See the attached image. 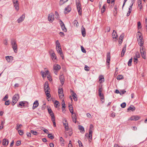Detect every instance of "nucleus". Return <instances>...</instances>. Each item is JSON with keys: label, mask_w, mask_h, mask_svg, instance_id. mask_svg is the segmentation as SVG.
<instances>
[{"label": "nucleus", "mask_w": 147, "mask_h": 147, "mask_svg": "<svg viewBox=\"0 0 147 147\" xmlns=\"http://www.w3.org/2000/svg\"><path fill=\"white\" fill-rule=\"evenodd\" d=\"M51 58L53 60V59H56V55L55 54V53L52 54L51 55Z\"/></svg>", "instance_id": "nucleus-38"}, {"label": "nucleus", "mask_w": 147, "mask_h": 147, "mask_svg": "<svg viewBox=\"0 0 147 147\" xmlns=\"http://www.w3.org/2000/svg\"><path fill=\"white\" fill-rule=\"evenodd\" d=\"M71 10V8L68 5L67 7L65 8V11L64 13L65 14L67 13L70 12Z\"/></svg>", "instance_id": "nucleus-12"}, {"label": "nucleus", "mask_w": 147, "mask_h": 147, "mask_svg": "<svg viewBox=\"0 0 147 147\" xmlns=\"http://www.w3.org/2000/svg\"><path fill=\"white\" fill-rule=\"evenodd\" d=\"M56 48L61 47V45L60 43L59 42L58 40H57L56 42Z\"/></svg>", "instance_id": "nucleus-31"}, {"label": "nucleus", "mask_w": 147, "mask_h": 147, "mask_svg": "<svg viewBox=\"0 0 147 147\" xmlns=\"http://www.w3.org/2000/svg\"><path fill=\"white\" fill-rule=\"evenodd\" d=\"M48 20L51 23H52L54 20V14L51 13L48 15Z\"/></svg>", "instance_id": "nucleus-7"}, {"label": "nucleus", "mask_w": 147, "mask_h": 147, "mask_svg": "<svg viewBox=\"0 0 147 147\" xmlns=\"http://www.w3.org/2000/svg\"><path fill=\"white\" fill-rule=\"evenodd\" d=\"M137 36L139 44L140 46H142L144 44L142 34L140 32L138 31L137 33Z\"/></svg>", "instance_id": "nucleus-1"}, {"label": "nucleus", "mask_w": 147, "mask_h": 147, "mask_svg": "<svg viewBox=\"0 0 147 147\" xmlns=\"http://www.w3.org/2000/svg\"><path fill=\"white\" fill-rule=\"evenodd\" d=\"M48 137L49 138L51 139H53L54 138V136L51 134H48Z\"/></svg>", "instance_id": "nucleus-47"}, {"label": "nucleus", "mask_w": 147, "mask_h": 147, "mask_svg": "<svg viewBox=\"0 0 147 147\" xmlns=\"http://www.w3.org/2000/svg\"><path fill=\"white\" fill-rule=\"evenodd\" d=\"M22 126V125L21 124H17L16 125V129L17 130H18L19 129H20L21 128V127Z\"/></svg>", "instance_id": "nucleus-37"}, {"label": "nucleus", "mask_w": 147, "mask_h": 147, "mask_svg": "<svg viewBox=\"0 0 147 147\" xmlns=\"http://www.w3.org/2000/svg\"><path fill=\"white\" fill-rule=\"evenodd\" d=\"M10 104V102L9 100L5 101V105H8Z\"/></svg>", "instance_id": "nucleus-63"}, {"label": "nucleus", "mask_w": 147, "mask_h": 147, "mask_svg": "<svg viewBox=\"0 0 147 147\" xmlns=\"http://www.w3.org/2000/svg\"><path fill=\"white\" fill-rule=\"evenodd\" d=\"M111 56L110 53H108L107 54V60H110Z\"/></svg>", "instance_id": "nucleus-42"}, {"label": "nucleus", "mask_w": 147, "mask_h": 147, "mask_svg": "<svg viewBox=\"0 0 147 147\" xmlns=\"http://www.w3.org/2000/svg\"><path fill=\"white\" fill-rule=\"evenodd\" d=\"M82 51L84 53H86V51L82 46H81Z\"/></svg>", "instance_id": "nucleus-61"}, {"label": "nucleus", "mask_w": 147, "mask_h": 147, "mask_svg": "<svg viewBox=\"0 0 147 147\" xmlns=\"http://www.w3.org/2000/svg\"><path fill=\"white\" fill-rule=\"evenodd\" d=\"M132 61V57L130 59L128 62V65L129 66H131V63Z\"/></svg>", "instance_id": "nucleus-36"}, {"label": "nucleus", "mask_w": 147, "mask_h": 147, "mask_svg": "<svg viewBox=\"0 0 147 147\" xmlns=\"http://www.w3.org/2000/svg\"><path fill=\"white\" fill-rule=\"evenodd\" d=\"M55 15L56 16L55 18L57 19H58L59 18V15L57 11H56L55 12Z\"/></svg>", "instance_id": "nucleus-58"}, {"label": "nucleus", "mask_w": 147, "mask_h": 147, "mask_svg": "<svg viewBox=\"0 0 147 147\" xmlns=\"http://www.w3.org/2000/svg\"><path fill=\"white\" fill-rule=\"evenodd\" d=\"M5 59L7 60V61L9 62L10 61V58H12V59H13V57L11 56H7L5 57Z\"/></svg>", "instance_id": "nucleus-33"}, {"label": "nucleus", "mask_w": 147, "mask_h": 147, "mask_svg": "<svg viewBox=\"0 0 147 147\" xmlns=\"http://www.w3.org/2000/svg\"><path fill=\"white\" fill-rule=\"evenodd\" d=\"M126 50V46L125 45L123 48V49L122 51H121V57H123L124 56V55L125 54V52Z\"/></svg>", "instance_id": "nucleus-25"}, {"label": "nucleus", "mask_w": 147, "mask_h": 147, "mask_svg": "<svg viewBox=\"0 0 147 147\" xmlns=\"http://www.w3.org/2000/svg\"><path fill=\"white\" fill-rule=\"evenodd\" d=\"M9 142V140L5 138L2 141L3 144L5 146H7Z\"/></svg>", "instance_id": "nucleus-13"}, {"label": "nucleus", "mask_w": 147, "mask_h": 147, "mask_svg": "<svg viewBox=\"0 0 147 147\" xmlns=\"http://www.w3.org/2000/svg\"><path fill=\"white\" fill-rule=\"evenodd\" d=\"M84 69L86 71H88L90 70V68L87 65H86L84 67Z\"/></svg>", "instance_id": "nucleus-55"}, {"label": "nucleus", "mask_w": 147, "mask_h": 147, "mask_svg": "<svg viewBox=\"0 0 147 147\" xmlns=\"http://www.w3.org/2000/svg\"><path fill=\"white\" fill-rule=\"evenodd\" d=\"M68 0H60L59 2V5H62L65 3Z\"/></svg>", "instance_id": "nucleus-32"}, {"label": "nucleus", "mask_w": 147, "mask_h": 147, "mask_svg": "<svg viewBox=\"0 0 147 147\" xmlns=\"http://www.w3.org/2000/svg\"><path fill=\"white\" fill-rule=\"evenodd\" d=\"M24 102V101H21L19 102V105H18V107H19V106H24L25 105H24L25 104V102Z\"/></svg>", "instance_id": "nucleus-29"}, {"label": "nucleus", "mask_w": 147, "mask_h": 147, "mask_svg": "<svg viewBox=\"0 0 147 147\" xmlns=\"http://www.w3.org/2000/svg\"><path fill=\"white\" fill-rule=\"evenodd\" d=\"M124 34H122L120 36L119 39V44H121L122 43L123 39L124 38Z\"/></svg>", "instance_id": "nucleus-20"}, {"label": "nucleus", "mask_w": 147, "mask_h": 147, "mask_svg": "<svg viewBox=\"0 0 147 147\" xmlns=\"http://www.w3.org/2000/svg\"><path fill=\"white\" fill-rule=\"evenodd\" d=\"M112 36L113 38H115L117 39V32L115 31V30H113V32L112 33Z\"/></svg>", "instance_id": "nucleus-22"}, {"label": "nucleus", "mask_w": 147, "mask_h": 147, "mask_svg": "<svg viewBox=\"0 0 147 147\" xmlns=\"http://www.w3.org/2000/svg\"><path fill=\"white\" fill-rule=\"evenodd\" d=\"M136 58H139L140 57V55L139 53L138 52H137L136 53Z\"/></svg>", "instance_id": "nucleus-45"}, {"label": "nucleus", "mask_w": 147, "mask_h": 147, "mask_svg": "<svg viewBox=\"0 0 147 147\" xmlns=\"http://www.w3.org/2000/svg\"><path fill=\"white\" fill-rule=\"evenodd\" d=\"M56 49L57 52L60 55L61 57H62V52L61 47H58L57 48H56Z\"/></svg>", "instance_id": "nucleus-18"}, {"label": "nucleus", "mask_w": 147, "mask_h": 147, "mask_svg": "<svg viewBox=\"0 0 147 147\" xmlns=\"http://www.w3.org/2000/svg\"><path fill=\"white\" fill-rule=\"evenodd\" d=\"M76 3L78 12L79 15H81L82 14L81 5L79 0H76Z\"/></svg>", "instance_id": "nucleus-4"}, {"label": "nucleus", "mask_w": 147, "mask_h": 147, "mask_svg": "<svg viewBox=\"0 0 147 147\" xmlns=\"http://www.w3.org/2000/svg\"><path fill=\"white\" fill-rule=\"evenodd\" d=\"M14 6L16 9L18 11L19 9V6L17 0H12Z\"/></svg>", "instance_id": "nucleus-8"}, {"label": "nucleus", "mask_w": 147, "mask_h": 147, "mask_svg": "<svg viewBox=\"0 0 147 147\" xmlns=\"http://www.w3.org/2000/svg\"><path fill=\"white\" fill-rule=\"evenodd\" d=\"M138 7H140L139 9L140 10H141L142 8V0H138Z\"/></svg>", "instance_id": "nucleus-24"}, {"label": "nucleus", "mask_w": 147, "mask_h": 147, "mask_svg": "<svg viewBox=\"0 0 147 147\" xmlns=\"http://www.w3.org/2000/svg\"><path fill=\"white\" fill-rule=\"evenodd\" d=\"M106 6V4H105L103 6L102 8V13H103L105 11V7Z\"/></svg>", "instance_id": "nucleus-40"}, {"label": "nucleus", "mask_w": 147, "mask_h": 147, "mask_svg": "<svg viewBox=\"0 0 147 147\" xmlns=\"http://www.w3.org/2000/svg\"><path fill=\"white\" fill-rule=\"evenodd\" d=\"M25 14H23L17 20L18 23H19L22 22L24 20L25 17Z\"/></svg>", "instance_id": "nucleus-10"}, {"label": "nucleus", "mask_w": 147, "mask_h": 147, "mask_svg": "<svg viewBox=\"0 0 147 147\" xmlns=\"http://www.w3.org/2000/svg\"><path fill=\"white\" fill-rule=\"evenodd\" d=\"M38 101H35L32 107V109H35L38 106Z\"/></svg>", "instance_id": "nucleus-19"}, {"label": "nucleus", "mask_w": 147, "mask_h": 147, "mask_svg": "<svg viewBox=\"0 0 147 147\" xmlns=\"http://www.w3.org/2000/svg\"><path fill=\"white\" fill-rule=\"evenodd\" d=\"M126 92V91L124 90L121 91L119 93L121 95H123Z\"/></svg>", "instance_id": "nucleus-60"}, {"label": "nucleus", "mask_w": 147, "mask_h": 147, "mask_svg": "<svg viewBox=\"0 0 147 147\" xmlns=\"http://www.w3.org/2000/svg\"><path fill=\"white\" fill-rule=\"evenodd\" d=\"M140 52L142 57L143 59H145L146 58V52L145 49L143 47L140 48Z\"/></svg>", "instance_id": "nucleus-6"}, {"label": "nucleus", "mask_w": 147, "mask_h": 147, "mask_svg": "<svg viewBox=\"0 0 147 147\" xmlns=\"http://www.w3.org/2000/svg\"><path fill=\"white\" fill-rule=\"evenodd\" d=\"M93 129V126L92 124H91L90 125V129L89 130V132L91 131L92 132V130Z\"/></svg>", "instance_id": "nucleus-53"}, {"label": "nucleus", "mask_w": 147, "mask_h": 147, "mask_svg": "<svg viewBox=\"0 0 147 147\" xmlns=\"http://www.w3.org/2000/svg\"><path fill=\"white\" fill-rule=\"evenodd\" d=\"M72 118L73 119V121L75 123L76 122V113H74V115H73L72 116Z\"/></svg>", "instance_id": "nucleus-28"}, {"label": "nucleus", "mask_w": 147, "mask_h": 147, "mask_svg": "<svg viewBox=\"0 0 147 147\" xmlns=\"http://www.w3.org/2000/svg\"><path fill=\"white\" fill-rule=\"evenodd\" d=\"M18 132L20 135H22L24 134V132L22 130H19Z\"/></svg>", "instance_id": "nucleus-56"}, {"label": "nucleus", "mask_w": 147, "mask_h": 147, "mask_svg": "<svg viewBox=\"0 0 147 147\" xmlns=\"http://www.w3.org/2000/svg\"><path fill=\"white\" fill-rule=\"evenodd\" d=\"M11 43L14 52L15 53H17L18 47L16 40L14 39H11Z\"/></svg>", "instance_id": "nucleus-3"}, {"label": "nucleus", "mask_w": 147, "mask_h": 147, "mask_svg": "<svg viewBox=\"0 0 147 147\" xmlns=\"http://www.w3.org/2000/svg\"><path fill=\"white\" fill-rule=\"evenodd\" d=\"M91 131H90V132H89V134H88V140L89 141L91 142L92 139V134Z\"/></svg>", "instance_id": "nucleus-26"}, {"label": "nucleus", "mask_w": 147, "mask_h": 147, "mask_svg": "<svg viewBox=\"0 0 147 147\" xmlns=\"http://www.w3.org/2000/svg\"><path fill=\"white\" fill-rule=\"evenodd\" d=\"M44 89L47 97V99L49 98L51 96L49 90L50 89L47 82H46L44 85Z\"/></svg>", "instance_id": "nucleus-2"}, {"label": "nucleus", "mask_w": 147, "mask_h": 147, "mask_svg": "<svg viewBox=\"0 0 147 147\" xmlns=\"http://www.w3.org/2000/svg\"><path fill=\"white\" fill-rule=\"evenodd\" d=\"M8 98V95L7 94H6L4 98L3 99V100L4 101H6L7 99Z\"/></svg>", "instance_id": "nucleus-57"}, {"label": "nucleus", "mask_w": 147, "mask_h": 147, "mask_svg": "<svg viewBox=\"0 0 147 147\" xmlns=\"http://www.w3.org/2000/svg\"><path fill=\"white\" fill-rule=\"evenodd\" d=\"M51 119V121L53 122L54 126V127H55L56 126V125L55 121V118H53V119Z\"/></svg>", "instance_id": "nucleus-41"}, {"label": "nucleus", "mask_w": 147, "mask_h": 147, "mask_svg": "<svg viewBox=\"0 0 147 147\" xmlns=\"http://www.w3.org/2000/svg\"><path fill=\"white\" fill-rule=\"evenodd\" d=\"M19 98V96L18 94H16L13 96L12 98V105L13 106L17 102Z\"/></svg>", "instance_id": "nucleus-5"}, {"label": "nucleus", "mask_w": 147, "mask_h": 147, "mask_svg": "<svg viewBox=\"0 0 147 147\" xmlns=\"http://www.w3.org/2000/svg\"><path fill=\"white\" fill-rule=\"evenodd\" d=\"M138 29L141 28V23L140 22H138Z\"/></svg>", "instance_id": "nucleus-59"}, {"label": "nucleus", "mask_w": 147, "mask_h": 147, "mask_svg": "<svg viewBox=\"0 0 147 147\" xmlns=\"http://www.w3.org/2000/svg\"><path fill=\"white\" fill-rule=\"evenodd\" d=\"M81 32L82 36L85 37L86 35V32L85 28L82 26L81 27Z\"/></svg>", "instance_id": "nucleus-17"}, {"label": "nucleus", "mask_w": 147, "mask_h": 147, "mask_svg": "<svg viewBox=\"0 0 147 147\" xmlns=\"http://www.w3.org/2000/svg\"><path fill=\"white\" fill-rule=\"evenodd\" d=\"M61 26L62 29L64 32H66L67 31V29L65 27V25Z\"/></svg>", "instance_id": "nucleus-39"}, {"label": "nucleus", "mask_w": 147, "mask_h": 147, "mask_svg": "<svg viewBox=\"0 0 147 147\" xmlns=\"http://www.w3.org/2000/svg\"><path fill=\"white\" fill-rule=\"evenodd\" d=\"M59 79L60 80L61 84L63 85V84L65 80L64 76L63 75H61L59 76Z\"/></svg>", "instance_id": "nucleus-23"}, {"label": "nucleus", "mask_w": 147, "mask_h": 147, "mask_svg": "<svg viewBox=\"0 0 147 147\" xmlns=\"http://www.w3.org/2000/svg\"><path fill=\"white\" fill-rule=\"evenodd\" d=\"M63 125L65 130L68 131L69 130V127L68 126V124L67 123L66 120H65V123L63 122Z\"/></svg>", "instance_id": "nucleus-15"}, {"label": "nucleus", "mask_w": 147, "mask_h": 147, "mask_svg": "<svg viewBox=\"0 0 147 147\" xmlns=\"http://www.w3.org/2000/svg\"><path fill=\"white\" fill-rule=\"evenodd\" d=\"M49 53L51 55L53 53H55L53 50L52 49H51L49 51Z\"/></svg>", "instance_id": "nucleus-64"}, {"label": "nucleus", "mask_w": 147, "mask_h": 147, "mask_svg": "<svg viewBox=\"0 0 147 147\" xmlns=\"http://www.w3.org/2000/svg\"><path fill=\"white\" fill-rule=\"evenodd\" d=\"M59 96L60 98H61L62 100H64V97L63 94H59Z\"/></svg>", "instance_id": "nucleus-49"}, {"label": "nucleus", "mask_w": 147, "mask_h": 147, "mask_svg": "<svg viewBox=\"0 0 147 147\" xmlns=\"http://www.w3.org/2000/svg\"><path fill=\"white\" fill-rule=\"evenodd\" d=\"M136 108L133 105H131L127 109V111L128 112L129 110L131 111H134L135 110Z\"/></svg>", "instance_id": "nucleus-16"}, {"label": "nucleus", "mask_w": 147, "mask_h": 147, "mask_svg": "<svg viewBox=\"0 0 147 147\" xmlns=\"http://www.w3.org/2000/svg\"><path fill=\"white\" fill-rule=\"evenodd\" d=\"M59 104V102L57 100H55L54 103L55 107L57 108V105H58Z\"/></svg>", "instance_id": "nucleus-48"}, {"label": "nucleus", "mask_w": 147, "mask_h": 147, "mask_svg": "<svg viewBox=\"0 0 147 147\" xmlns=\"http://www.w3.org/2000/svg\"><path fill=\"white\" fill-rule=\"evenodd\" d=\"M123 77L121 75H119L117 76V79L118 80H120L123 78Z\"/></svg>", "instance_id": "nucleus-43"}, {"label": "nucleus", "mask_w": 147, "mask_h": 147, "mask_svg": "<svg viewBox=\"0 0 147 147\" xmlns=\"http://www.w3.org/2000/svg\"><path fill=\"white\" fill-rule=\"evenodd\" d=\"M78 143L80 147H83L82 142L80 140H78Z\"/></svg>", "instance_id": "nucleus-54"}, {"label": "nucleus", "mask_w": 147, "mask_h": 147, "mask_svg": "<svg viewBox=\"0 0 147 147\" xmlns=\"http://www.w3.org/2000/svg\"><path fill=\"white\" fill-rule=\"evenodd\" d=\"M140 117L138 115H134L131 116L129 119L131 121H137L139 120Z\"/></svg>", "instance_id": "nucleus-9"}, {"label": "nucleus", "mask_w": 147, "mask_h": 147, "mask_svg": "<svg viewBox=\"0 0 147 147\" xmlns=\"http://www.w3.org/2000/svg\"><path fill=\"white\" fill-rule=\"evenodd\" d=\"M51 117V119H53V118H55V117L54 115V113L53 112H51V113H49Z\"/></svg>", "instance_id": "nucleus-52"}, {"label": "nucleus", "mask_w": 147, "mask_h": 147, "mask_svg": "<svg viewBox=\"0 0 147 147\" xmlns=\"http://www.w3.org/2000/svg\"><path fill=\"white\" fill-rule=\"evenodd\" d=\"M99 81L100 82V83H101L102 81H104V78L102 76H101L99 77Z\"/></svg>", "instance_id": "nucleus-35"}, {"label": "nucleus", "mask_w": 147, "mask_h": 147, "mask_svg": "<svg viewBox=\"0 0 147 147\" xmlns=\"http://www.w3.org/2000/svg\"><path fill=\"white\" fill-rule=\"evenodd\" d=\"M79 129L81 133H84V128L82 126L80 125L79 126Z\"/></svg>", "instance_id": "nucleus-27"}, {"label": "nucleus", "mask_w": 147, "mask_h": 147, "mask_svg": "<svg viewBox=\"0 0 147 147\" xmlns=\"http://www.w3.org/2000/svg\"><path fill=\"white\" fill-rule=\"evenodd\" d=\"M58 93L59 95V94H63V90L62 88L59 89L58 91Z\"/></svg>", "instance_id": "nucleus-34"}, {"label": "nucleus", "mask_w": 147, "mask_h": 147, "mask_svg": "<svg viewBox=\"0 0 147 147\" xmlns=\"http://www.w3.org/2000/svg\"><path fill=\"white\" fill-rule=\"evenodd\" d=\"M62 109L63 111V112H64V111H64H65V110L64 109L65 108V102H64V100H62Z\"/></svg>", "instance_id": "nucleus-30"}, {"label": "nucleus", "mask_w": 147, "mask_h": 147, "mask_svg": "<svg viewBox=\"0 0 147 147\" xmlns=\"http://www.w3.org/2000/svg\"><path fill=\"white\" fill-rule=\"evenodd\" d=\"M21 142L20 141H17L16 145L17 146L20 145L21 144Z\"/></svg>", "instance_id": "nucleus-62"}, {"label": "nucleus", "mask_w": 147, "mask_h": 147, "mask_svg": "<svg viewBox=\"0 0 147 147\" xmlns=\"http://www.w3.org/2000/svg\"><path fill=\"white\" fill-rule=\"evenodd\" d=\"M30 133L33 134L34 135H36L38 134V133L36 131H34L33 130H31L30 131Z\"/></svg>", "instance_id": "nucleus-44"}, {"label": "nucleus", "mask_w": 147, "mask_h": 147, "mask_svg": "<svg viewBox=\"0 0 147 147\" xmlns=\"http://www.w3.org/2000/svg\"><path fill=\"white\" fill-rule=\"evenodd\" d=\"M138 58H135V57H134V63L136 64L138 62V60L137 59Z\"/></svg>", "instance_id": "nucleus-46"}, {"label": "nucleus", "mask_w": 147, "mask_h": 147, "mask_svg": "<svg viewBox=\"0 0 147 147\" xmlns=\"http://www.w3.org/2000/svg\"><path fill=\"white\" fill-rule=\"evenodd\" d=\"M71 92H72V96L73 97V99L74 101H77V95L73 91H72Z\"/></svg>", "instance_id": "nucleus-21"}, {"label": "nucleus", "mask_w": 147, "mask_h": 147, "mask_svg": "<svg viewBox=\"0 0 147 147\" xmlns=\"http://www.w3.org/2000/svg\"><path fill=\"white\" fill-rule=\"evenodd\" d=\"M74 26H75L76 27H77L78 25V22L76 20H75L74 21Z\"/></svg>", "instance_id": "nucleus-50"}, {"label": "nucleus", "mask_w": 147, "mask_h": 147, "mask_svg": "<svg viewBox=\"0 0 147 147\" xmlns=\"http://www.w3.org/2000/svg\"><path fill=\"white\" fill-rule=\"evenodd\" d=\"M126 105V104L125 102L123 103L121 105V107L122 108H124L125 107Z\"/></svg>", "instance_id": "nucleus-51"}, {"label": "nucleus", "mask_w": 147, "mask_h": 147, "mask_svg": "<svg viewBox=\"0 0 147 147\" xmlns=\"http://www.w3.org/2000/svg\"><path fill=\"white\" fill-rule=\"evenodd\" d=\"M53 70H54L58 71L61 69V67L60 65L55 64L53 65Z\"/></svg>", "instance_id": "nucleus-11"}, {"label": "nucleus", "mask_w": 147, "mask_h": 147, "mask_svg": "<svg viewBox=\"0 0 147 147\" xmlns=\"http://www.w3.org/2000/svg\"><path fill=\"white\" fill-rule=\"evenodd\" d=\"M41 73L42 74V76L43 78L45 77L47 75H48L49 73V71L48 70L46 71H45V72L43 71H41Z\"/></svg>", "instance_id": "nucleus-14"}]
</instances>
